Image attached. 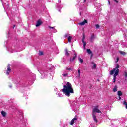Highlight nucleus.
<instances>
[{"label": "nucleus", "mask_w": 127, "mask_h": 127, "mask_svg": "<svg viewBox=\"0 0 127 127\" xmlns=\"http://www.w3.org/2000/svg\"><path fill=\"white\" fill-rule=\"evenodd\" d=\"M62 92H63L64 94L67 96V97H70L71 94H74V90L73 89L72 84L69 82H67L64 86V89H62Z\"/></svg>", "instance_id": "nucleus-1"}, {"label": "nucleus", "mask_w": 127, "mask_h": 127, "mask_svg": "<svg viewBox=\"0 0 127 127\" xmlns=\"http://www.w3.org/2000/svg\"><path fill=\"white\" fill-rule=\"evenodd\" d=\"M96 113H99L100 114H102V112H101V110L99 109V106L98 105L94 106L92 111V117L93 120L95 123H98V120H97V117L96 116Z\"/></svg>", "instance_id": "nucleus-2"}, {"label": "nucleus", "mask_w": 127, "mask_h": 127, "mask_svg": "<svg viewBox=\"0 0 127 127\" xmlns=\"http://www.w3.org/2000/svg\"><path fill=\"white\" fill-rule=\"evenodd\" d=\"M118 68H120V66L119 65V64H116L115 68H114L113 70L110 71V75H113H113V83H115V82H116V78L119 74V70L118 69Z\"/></svg>", "instance_id": "nucleus-3"}, {"label": "nucleus", "mask_w": 127, "mask_h": 127, "mask_svg": "<svg viewBox=\"0 0 127 127\" xmlns=\"http://www.w3.org/2000/svg\"><path fill=\"white\" fill-rule=\"evenodd\" d=\"M40 74H41V79H44V78H47L48 77V72H47V71H42L40 72Z\"/></svg>", "instance_id": "nucleus-4"}, {"label": "nucleus", "mask_w": 127, "mask_h": 127, "mask_svg": "<svg viewBox=\"0 0 127 127\" xmlns=\"http://www.w3.org/2000/svg\"><path fill=\"white\" fill-rule=\"evenodd\" d=\"M16 49V46L13 45L12 46H10L8 48V51L9 52L11 53H13V52H15Z\"/></svg>", "instance_id": "nucleus-5"}, {"label": "nucleus", "mask_w": 127, "mask_h": 127, "mask_svg": "<svg viewBox=\"0 0 127 127\" xmlns=\"http://www.w3.org/2000/svg\"><path fill=\"white\" fill-rule=\"evenodd\" d=\"M71 107H72L73 111H76V109L74 108L78 107V103L77 102V101H73L72 103Z\"/></svg>", "instance_id": "nucleus-6"}, {"label": "nucleus", "mask_w": 127, "mask_h": 127, "mask_svg": "<svg viewBox=\"0 0 127 127\" xmlns=\"http://www.w3.org/2000/svg\"><path fill=\"white\" fill-rule=\"evenodd\" d=\"M11 71V69H10V66L9 65L7 67V70L5 71V73L6 75H9V73Z\"/></svg>", "instance_id": "nucleus-7"}, {"label": "nucleus", "mask_w": 127, "mask_h": 127, "mask_svg": "<svg viewBox=\"0 0 127 127\" xmlns=\"http://www.w3.org/2000/svg\"><path fill=\"white\" fill-rule=\"evenodd\" d=\"M48 28L51 29V31H52L54 33H56V32H57V30L54 27L48 26Z\"/></svg>", "instance_id": "nucleus-8"}, {"label": "nucleus", "mask_w": 127, "mask_h": 127, "mask_svg": "<svg viewBox=\"0 0 127 127\" xmlns=\"http://www.w3.org/2000/svg\"><path fill=\"white\" fill-rule=\"evenodd\" d=\"M85 23H88V21H87V20L86 19H84V20L83 22L79 23L78 24L79 25L83 26V25H85Z\"/></svg>", "instance_id": "nucleus-9"}, {"label": "nucleus", "mask_w": 127, "mask_h": 127, "mask_svg": "<svg viewBox=\"0 0 127 127\" xmlns=\"http://www.w3.org/2000/svg\"><path fill=\"white\" fill-rule=\"evenodd\" d=\"M86 0H77V2H80L84 5V4H85V3H86Z\"/></svg>", "instance_id": "nucleus-10"}, {"label": "nucleus", "mask_w": 127, "mask_h": 127, "mask_svg": "<svg viewBox=\"0 0 127 127\" xmlns=\"http://www.w3.org/2000/svg\"><path fill=\"white\" fill-rule=\"evenodd\" d=\"M76 58H77V53H74V56L72 58H70V61H74V60H75Z\"/></svg>", "instance_id": "nucleus-11"}, {"label": "nucleus", "mask_w": 127, "mask_h": 127, "mask_svg": "<svg viewBox=\"0 0 127 127\" xmlns=\"http://www.w3.org/2000/svg\"><path fill=\"white\" fill-rule=\"evenodd\" d=\"M66 37H68L69 42H71V41L72 40V36H69V34H67V35H66Z\"/></svg>", "instance_id": "nucleus-12"}, {"label": "nucleus", "mask_w": 127, "mask_h": 127, "mask_svg": "<svg viewBox=\"0 0 127 127\" xmlns=\"http://www.w3.org/2000/svg\"><path fill=\"white\" fill-rule=\"evenodd\" d=\"M76 120H77V118H73L71 121L70 125H71V126H73V125H74V123L76 122Z\"/></svg>", "instance_id": "nucleus-13"}, {"label": "nucleus", "mask_w": 127, "mask_h": 127, "mask_svg": "<svg viewBox=\"0 0 127 127\" xmlns=\"http://www.w3.org/2000/svg\"><path fill=\"white\" fill-rule=\"evenodd\" d=\"M56 95H58V97H59L60 98H62V97H63V95H62V94L60 93L59 91L57 92Z\"/></svg>", "instance_id": "nucleus-14"}, {"label": "nucleus", "mask_w": 127, "mask_h": 127, "mask_svg": "<svg viewBox=\"0 0 127 127\" xmlns=\"http://www.w3.org/2000/svg\"><path fill=\"white\" fill-rule=\"evenodd\" d=\"M70 52H71L68 51L67 49H65V55L69 56V55H70Z\"/></svg>", "instance_id": "nucleus-15"}, {"label": "nucleus", "mask_w": 127, "mask_h": 127, "mask_svg": "<svg viewBox=\"0 0 127 127\" xmlns=\"http://www.w3.org/2000/svg\"><path fill=\"white\" fill-rule=\"evenodd\" d=\"M1 114L2 116V117H5L6 116V112H4L3 111H1Z\"/></svg>", "instance_id": "nucleus-16"}, {"label": "nucleus", "mask_w": 127, "mask_h": 127, "mask_svg": "<svg viewBox=\"0 0 127 127\" xmlns=\"http://www.w3.org/2000/svg\"><path fill=\"white\" fill-rule=\"evenodd\" d=\"M40 25H41V21H38L37 22L36 26L37 27H38V26H40Z\"/></svg>", "instance_id": "nucleus-17"}, {"label": "nucleus", "mask_w": 127, "mask_h": 127, "mask_svg": "<svg viewBox=\"0 0 127 127\" xmlns=\"http://www.w3.org/2000/svg\"><path fill=\"white\" fill-rule=\"evenodd\" d=\"M82 43H83L84 49H86V45H87V42H86L85 41H82Z\"/></svg>", "instance_id": "nucleus-18"}, {"label": "nucleus", "mask_w": 127, "mask_h": 127, "mask_svg": "<svg viewBox=\"0 0 127 127\" xmlns=\"http://www.w3.org/2000/svg\"><path fill=\"white\" fill-rule=\"evenodd\" d=\"M57 8H58V10L59 11H60V9H61V8H62V7H61V6H60L59 5H57Z\"/></svg>", "instance_id": "nucleus-19"}, {"label": "nucleus", "mask_w": 127, "mask_h": 127, "mask_svg": "<svg viewBox=\"0 0 127 127\" xmlns=\"http://www.w3.org/2000/svg\"><path fill=\"white\" fill-rule=\"evenodd\" d=\"M94 38H95V37L94 36V35H92L90 38L91 42H93V41H94Z\"/></svg>", "instance_id": "nucleus-20"}, {"label": "nucleus", "mask_w": 127, "mask_h": 127, "mask_svg": "<svg viewBox=\"0 0 127 127\" xmlns=\"http://www.w3.org/2000/svg\"><path fill=\"white\" fill-rule=\"evenodd\" d=\"M78 60H79V62H80V63H83L84 62V60L81 58H78Z\"/></svg>", "instance_id": "nucleus-21"}, {"label": "nucleus", "mask_w": 127, "mask_h": 127, "mask_svg": "<svg viewBox=\"0 0 127 127\" xmlns=\"http://www.w3.org/2000/svg\"><path fill=\"white\" fill-rule=\"evenodd\" d=\"M93 66H92V69H96L97 68V64L95 63H93Z\"/></svg>", "instance_id": "nucleus-22"}, {"label": "nucleus", "mask_w": 127, "mask_h": 127, "mask_svg": "<svg viewBox=\"0 0 127 127\" xmlns=\"http://www.w3.org/2000/svg\"><path fill=\"white\" fill-rule=\"evenodd\" d=\"M87 52L88 53V54H91V53H92V51H91V49H87Z\"/></svg>", "instance_id": "nucleus-23"}, {"label": "nucleus", "mask_w": 127, "mask_h": 127, "mask_svg": "<svg viewBox=\"0 0 127 127\" xmlns=\"http://www.w3.org/2000/svg\"><path fill=\"white\" fill-rule=\"evenodd\" d=\"M117 91H118V87H117V86H115L113 88V91L117 92Z\"/></svg>", "instance_id": "nucleus-24"}, {"label": "nucleus", "mask_w": 127, "mask_h": 127, "mask_svg": "<svg viewBox=\"0 0 127 127\" xmlns=\"http://www.w3.org/2000/svg\"><path fill=\"white\" fill-rule=\"evenodd\" d=\"M117 94L118 96H122V95H123V93H122V91H119Z\"/></svg>", "instance_id": "nucleus-25"}, {"label": "nucleus", "mask_w": 127, "mask_h": 127, "mask_svg": "<svg viewBox=\"0 0 127 127\" xmlns=\"http://www.w3.org/2000/svg\"><path fill=\"white\" fill-rule=\"evenodd\" d=\"M63 76H64V77H67V76H68V73H63Z\"/></svg>", "instance_id": "nucleus-26"}, {"label": "nucleus", "mask_w": 127, "mask_h": 127, "mask_svg": "<svg viewBox=\"0 0 127 127\" xmlns=\"http://www.w3.org/2000/svg\"><path fill=\"white\" fill-rule=\"evenodd\" d=\"M121 54L122 55H125L126 54V53L125 52L121 51L120 52Z\"/></svg>", "instance_id": "nucleus-27"}, {"label": "nucleus", "mask_w": 127, "mask_h": 127, "mask_svg": "<svg viewBox=\"0 0 127 127\" xmlns=\"http://www.w3.org/2000/svg\"><path fill=\"white\" fill-rule=\"evenodd\" d=\"M39 55H43V52H40L39 53Z\"/></svg>", "instance_id": "nucleus-28"}, {"label": "nucleus", "mask_w": 127, "mask_h": 127, "mask_svg": "<svg viewBox=\"0 0 127 127\" xmlns=\"http://www.w3.org/2000/svg\"><path fill=\"white\" fill-rule=\"evenodd\" d=\"M124 76L125 77V78H127V72H125L124 73Z\"/></svg>", "instance_id": "nucleus-29"}, {"label": "nucleus", "mask_w": 127, "mask_h": 127, "mask_svg": "<svg viewBox=\"0 0 127 127\" xmlns=\"http://www.w3.org/2000/svg\"><path fill=\"white\" fill-rule=\"evenodd\" d=\"M95 27H96V29H98V28H99V27H100V26H99V25L97 24L95 25Z\"/></svg>", "instance_id": "nucleus-30"}, {"label": "nucleus", "mask_w": 127, "mask_h": 127, "mask_svg": "<svg viewBox=\"0 0 127 127\" xmlns=\"http://www.w3.org/2000/svg\"><path fill=\"white\" fill-rule=\"evenodd\" d=\"M82 41H85V35H84L82 38Z\"/></svg>", "instance_id": "nucleus-31"}, {"label": "nucleus", "mask_w": 127, "mask_h": 127, "mask_svg": "<svg viewBox=\"0 0 127 127\" xmlns=\"http://www.w3.org/2000/svg\"><path fill=\"white\" fill-rule=\"evenodd\" d=\"M78 74L79 75H81V70L80 69L78 70Z\"/></svg>", "instance_id": "nucleus-32"}, {"label": "nucleus", "mask_w": 127, "mask_h": 127, "mask_svg": "<svg viewBox=\"0 0 127 127\" xmlns=\"http://www.w3.org/2000/svg\"><path fill=\"white\" fill-rule=\"evenodd\" d=\"M119 61V58H117L116 62H118Z\"/></svg>", "instance_id": "nucleus-33"}, {"label": "nucleus", "mask_w": 127, "mask_h": 127, "mask_svg": "<svg viewBox=\"0 0 127 127\" xmlns=\"http://www.w3.org/2000/svg\"><path fill=\"white\" fill-rule=\"evenodd\" d=\"M9 88H12V85H9Z\"/></svg>", "instance_id": "nucleus-34"}, {"label": "nucleus", "mask_w": 127, "mask_h": 127, "mask_svg": "<svg viewBox=\"0 0 127 127\" xmlns=\"http://www.w3.org/2000/svg\"><path fill=\"white\" fill-rule=\"evenodd\" d=\"M119 99H118V100H120L121 99V96H119Z\"/></svg>", "instance_id": "nucleus-35"}, {"label": "nucleus", "mask_w": 127, "mask_h": 127, "mask_svg": "<svg viewBox=\"0 0 127 127\" xmlns=\"http://www.w3.org/2000/svg\"><path fill=\"white\" fill-rule=\"evenodd\" d=\"M108 3L109 5H111V2H110V1H108Z\"/></svg>", "instance_id": "nucleus-36"}, {"label": "nucleus", "mask_w": 127, "mask_h": 127, "mask_svg": "<svg viewBox=\"0 0 127 127\" xmlns=\"http://www.w3.org/2000/svg\"><path fill=\"white\" fill-rule=\"evenodd\" d=\"M7 8H8V7H9V5H7Z\"/></svg>", "instance_id": "nucleus-37"}, {"label": "nucleus", "mask_w": 127, "mask_h": 127, "mask_svg": "<svg viewBox=\"0 0 127 127\" xmlns=\"http://www.w3.org/2000/svg\"><path fill=\"white\" fill-rule=\"evenodd\" d=\"M14 27H15V25L13 26V28H14Z\"/></svg>", "instance_id": "nucleus-38"}, {"label": "nucleus", "mask_w": 127, "mask_h": 127, "mask_svg": "<svg viewBox=\"0 0 127 127\" xmlns=\"http://www.w3.org/2000/svg\"><path fill=\"white\" fill-rule=\"evenodd\" d=\"M61 1L60 0H59V2H61Z\"/></svg>", "instance_id": "nucleus-39"}, {"label": "nucleus", "mask_w": 127, "mask_h": 127, "mask_svg": "<svg viewBox=\"0 0 127 127\" xmlns=\"http://www.w3.org/2000/svg\"><path fill=\"white\" fill-rule=\"evenodd\" d=\"M116 2H118L117 0H115Z\"/></svg>", "instance_id": "nucleus-40"}, {"label": "nucleus", "mask_w": 127, "mask_h": 127, "mask_svg": "<svg viewBox=\"0 0 127 127\" xmlns=\"http://www.w3.org/2000/svg\"><path fill=\"white\" fill-rule=\"evenodd\" d=\"M80 15H81V13H80Z\"/></svg>", "instance_id": "nucleus-41"}, {"label": "nucleus", "mask_w": 127, "mask_h": 127, "mask_svg": "<svg viewBox=\"0 0 127 127\" xmlns=\"http://www.w3.org/2000/svg\"><path fill=\"white\" fill-rule=\"evenodd\" d=\"M69 70H71V69H69Z\"/></svg>", "instance_id": "nucleus-42"}]
</instances>
